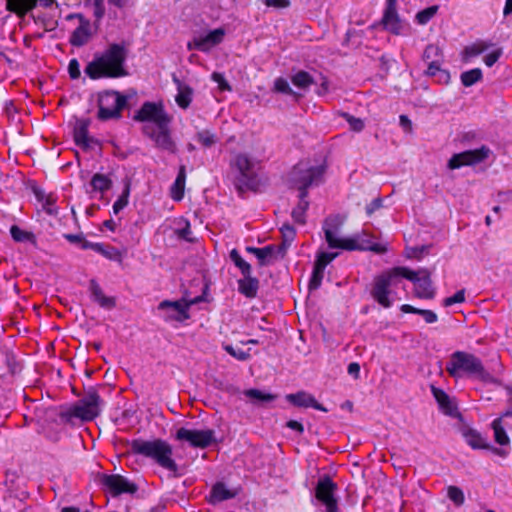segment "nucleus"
Instances as JSON below:
<instances>
[{"instance_id":"obj_2","label":"nucleus","mask_w":512,"mask_h":512,"mask_svg":"<svg viewBox=\"0 0 512 512\" xmlns=\"http://www.w3.org/2000/svg\"><path fill=\"white\" fill-rule=\"evenodd\" d=\"M416 274L404 266L393 267L376 275L371 283L370 295L373 300L383 308H390L394 302L395 288L402 278L415 279Z\"/></svg>"},{"instance_id":"obj_12","label":"nucleus","mask_w":512,"mask_h":512,"mask_svg":"<svg viewBox=\"0 0 512 512\" xmlns=\"http://www.w3.org/2000/svg\"><path fill=\"white\" fill-rule=\"evenodd\" d=\"M338 486L329 476L319 479L315 488V497L326 507V512H338V502L335 493Z\"/></svg>"},{"instance_id":"obj_38","label":"nucleus","mask_w":512,"mask_h":512,"mask_svg":"<svg viewBox=\"0 0 512 512\" xmlns=\"http://www.w3.org/2000/svg\"><path fill=\"white\" fill-rule=\"evenodd\" d=\"M490 46L491 44L485 41H477L472 45L466 46L463 51L464 58L467 59L470 57L478 56L479 54L486 51Z\"/></svg>"},{"instance_id":"obj_18","label":"nucleus","mask_w":512,"mask_h":512,"mask_svg":"<svg viewBox=\"0 0 512 512\" xmlns=\"http://www.w3.org/2000/svg\"><path fill=\"white\" fill-rule=\"evenodd\" d=\"M37 2L38 0H10L8 11L24 16L37 6ZM53 3L54 0H43L44 7H50Z\"/></svg>"},{"instance_id":"obj_24","label":"nucleus","mask_w":512,"mask_h":512,"mask_svg":"<svg viewBox=\"0 0 512 512\" xmlns=\"http://www.w3.org/2000/svg\"><path fill=\"white\" fill-rule=\"evenodd\" d=\"M259 289V280L252 277L251 274L243 275L242 279L238 280V290L247 298H255Z\"/></svg>"},{"instance_id":"obj_54","label":"nucleus","mask_w":512,"mask_h":512,"mask_svg":"<svg viewBox=\"0 0 512 512\" xmlns=\"http://www.w3.org/2000/svg\"><path fill=\"white\" fill-rule=\"evenodd\" d=\"M274 90L276 92L284 93L287 95H296V93L289 86L288 81L282 77H279L275 80Z\"/></svg>"},{"instance_id":"obj_13","label":"nucleus","mask_w":512,"mask_h":512,"mask_svg":"<svg viewBox=\"0 0 512 512\" xmlns=\"http://www.w3.org/2000/svg\"><path fill=\"white\" fill-rule=\"evenodd\" d=\"M143 133L154 141L157 148L165 150L171 154H175L177 152V146L171 137L169 124H165L162 127L145 125L143 127Z\"/></svg>"},{"instance_id":"obj_5","label":"nucleus","mask_w":512,"mask_h":512,"mask_svg":"<svg viewBox=\"0 0 512 512\" xmlns=\"http://www.w3.org/2000/svg\"><path fill=\"white\" fill-rule=\"evenodd\" d=\"M102 399L95 388L85 391L83 397L59 413L60 419L68 424L77 418L83 422L94 420L101 411Z\"/></svg>"},{"instance_id":"obj_61","label":"nucleus","mask_w":512,"mask_h":512,"mask_svg":"<svg viewBox=\"0 0 512 512\" xmlns=\"http://www.w3.org/2000/svg\"><path fill=\"white\" fill-rule=\"evenodd\" d=\"M502 55V49H496L494 50L493 52L487 54L485 57H484V63L488 66V67H491L493 66L498 60L499 58L501 57Z\"/></svg>"},{"instance_id":"obj_37","label":"nucleus","mask_w":512,"mask_h":512,"mask_svg":"<svg viewBox=\"0 0 512 512\" xmlns=\"http://www.w3.org/2000/svg\"><path fill=\"white\" fill-rule=\"evenodd\" d=\"M462 166H471L468 150L454 154L448 161V168L451 170L458 169Z\"/></svg>"},{"instance_id":"obj_56","label":"nucleus","mask_w":512,"mask_h":512,"mask_svg":"<svg viewBox=\"0 0 512 512\" xmlns=\"http://www.w3.org/2000/svg\"><path fill=\"white\" fill-rule=\"evenodd\" d=\"M465 301V290L461 289L457 291L453 296L446 297L443 300V306L449 307L457 303H463Z\"/></svg>"},{"instance_id":"obj_44","label":"nucleus","mask_w":512,"mask_h":512,"mask_svg":"<svg viewBox=\"0 0 512 512\" xmlns=\"http://www.w3.org/2000/svg\"><path fill=\"white\" fill-rule=\"evenodd\" d=\"M130 195V183L127 182L122 194L113 204V212L118 214L122 209H124L128 205V199Z\"/></svg>"},{"instance_id":"obj_32","label":"nucleus","mask_w":512,"mask_h":512,"mask_svg":"<svg viewBox=\"0 0 512 512\" xmlns=\"http://www.w3.org/2000/svg\"><path fill=\"white\" fill-rule=\"evenodd\" d=\"M491 426L494 431L495 442L501 446L509 445L510 438L508 437L504 427L502 426V417L493 420Z\"/></svg>"},{"instance_id":"obj_48","label":"nucleus","mask_w":512,"mask_h":512,"mask_svg":"<svg viewBox=\"0 0 512 512\" xmlns=\"http://www.w3.org/2000/svg\"><path fill=\"white\" fill-rule=\"evenodd\" d=\"M196 139L205 148L212 147L217 141L216 136L208 130L198 132Z\"/></svg>"},{"instance_id":"obj_50","label":"nucleus","mask_w":512,"mask_h":512,"mask_svg":"<svg viewBox=\"0 0 512 512\" xmlns=\"http://www.w3.org/2000/svg\"><path fill=\"white\" fill-rule=\"evenodd\" d=\"M448 497L457 506H461L464 503L465 497L463 491L456 486L448 487Z\"/></svg>"},{"instance_id":"obj_33","label":"nucleus","mask_w":512,"mask_h":512,"mask_svg":"<svg viewBox=\"0 0 512 512\" xmlns=\"http://www.w3.org/2000/svg\"><path fill=\"white\" fill-rule=\"evenodd\" d=\"M90 185L95 191L106 192L111 188L112 181L106 175L96 173L93 175Z\"/></svg>"},{"instance_id":"obj_41","label":"nucleus","mask_w":512,"mask_h":512,"mask_svg":"<svg viewBox=\"0 0 512 512\" xmlns=\"http://www.w3.org/2000/svg\"><path fill=\"white\" fill-rule=\"evenodd\" d=\"M212 47L213 46L210 43L209 38H207V35L194 38L192 41L187 43V49L189 51L198 50L201 52H209Z\"/></svg>"},{"instance_id":"obj_45","label":"nucleus","mask_w":512,"mask_h":512,"mask_svg":"<svg viewBox=\"0 0 512 512\" xmlns=\"http://www.w3.org/2000/svg\"><path fill=\"white\" fill-rule=\"evenodd\" d=\"M438 7L437 6H430L428 8H425L421 11H419L416 14V21L420 25L427 24L437 13Z\"/></svg>"},{"instance_id":"obj_15","label":"nucleus","mask_w":512,"mask_h":512,"mask_svg":"<svg viewBox=\"0 0 512 512\" xmlns=\"http://www.w3.org/2000/svg\"><path fill=\"white\" fill-rule=\"evenodd\" d=\"M416 274L415 279L411 280L415 284L414 294L420 299H433L436 290L433 287L431 273L427 269L413 271Z\"/></svg>"},{"instance_id":"obj_42","label":"nucleus","mask_w":512,"mask_h":512,"mask_svg":"<svg viewBox=\"0 0 512 512\" xmlns=\"http://www.w3.org/2000/svg\"><path fill=\"white\" fill-rule=\"evenodd\" d=\"M93 250L111 260L119 259L121 256L115 247L101 243H95Z\"/></svg>"},{"instance_id":"obj_16","label":"nucleus","mask_w":512,"mask_h":512,"mask_svg":"<svg viewBox=\"0 0 512 512\" xmlns=\"http://www.w3.org/2000/svg\"><path fill=\"white\" fill-rule=\"evenodd\" d=\"M234 163L241 176L246 180V187L251 188L255 179L254 163L246 154H238Z\"/></svg>"},{"instance_id":"obj_58","label":"nucleus","mask_w":512,"mask_h":512,"mask_svg":"<svg viewBox=\"0 0 512 512\" xmlns=\"http://www.w3.org/2000/svg\"><path fill=\"white\" fill-rule=\"evenodd\" d=\"M225 350L228 354H230L231 356H233L234 358H236L237 360H240V361H245V360L249 359V357H250V354L248 352L243 351L241 349H235L231 345L225 346Z\"/></svg>"},{"instance_id":"obj_64","label":"nucleus","mask_w":512,"mask_h":512,"mask_svg":"<svg viewBox=\"0 0 512 512\" xmlns=\"http://www.w3.org/2000/svg\"><path fill=\"white\" fill-rule=\"evenodd\" d=\"M265 4L268 7L286 8L290 5V1L289 0H265Z\"/></svg>"},{"instance_id":"obj_19","label":"nucleus","mask_w":512,"mask_h":512,"mask_svg":"<svg viewBox=\"0 0 512 512\" xmlns=\"http://www.w3.org/2000/svg\"><path fill=\"white\" fill-rule=\"evenodd\" d=\"M73 138L77 146L83 149H89L97 141L88 135V123L86 121H78L73 132Z\"/></svg>"},{"instance_id":"obj_25","label":"nucleus","mask_w":512,"mask_h":512,"mask_svg":"<svg viewBox=\"0 0 512 512\" xmlns=\"http://www.w3.org/2000/svg\"><path fill=\"white\" fill-rule=\"evenodd\" d=\"M299 202L293 208L291 216L295 223L304 225L306 223V211L309 208V201L307 200L308 192L299 193Z\"/></svg>"},{"instance_id":"obj_55","label":"nucleus","mask_w":512,"mask_h":512,"mask_svg":"<svg viewBox=\"0 0 512 512\" xmlns=\"http://www.w3.org/2000/svg\"><path fill=\"white\" fill-rule=\"evenodd\" d=\"M244 394L251 399H255V400H259V401H272L275 398L274 395L263 393L258 389L246 390L244 392Z\"/></svg>"},{"instance_id":"obj_9","label":"nucleus","mask_w":512,"mask_h":512,"mask_svg":"<svg viewBox=\"0 0 512 512\" xmlns=\"http://www.w3.org/2000/svg\"><path fill=\"white\" fill-rule=\"evenodd\" d=\"M175 440L180 443H188L190 447L198 449H206L216 443L214 430H193L185 427L177 429Z\"/></svg>"},{"instance_id":"obj_40","label":"nucleus","mask_w":512,"mask_h":512,"mask_svg":"<svg viewBox=\"0 0 512 512\" xmlns=\"http://www.w3.org/2000/svg\"><path fill=\"white\" fill-rule=\"evenodd\" d=\"M431 392L439 404V406L445 411L451 410V401L449 395L442 389L437 388L435 386H431Z\"/></svg>"},{"instance_id":"obj_14","label":"nucleus","mask_w":512,"mask_h":512,"mask_svg":"<svg viewBox=\"0 0 512 512\" xmlns=\"http://www.w3.org/2000/svg\"><path fill=\"white\" fill-rule=\"evenodd\" d=\"M191 302L185 300L169 301L164 300L159 303L158 310L165 312V321L182 322L189 318V307Z\"/></svg>"},{"instance_id":"obj_28","label":"nucleus","mask_w":512,"mask_h":512,"mask_svg":"<svg viewBox=\"0 0 512 512\" xmlns=\"http://www.w3.org/2000/svg\"><path fill=\"white\" fill-rule=\"evenodd\" d=\"M91 294L94 300L104 308L111 309L115 306L114 298L107 297L104 295L101 287L96 283V281L92 280L90 282Z\"/></svg>"},{"instance_id":"obj_59","label":"nucleus","mask_w":512,"mask_h":512,"mask_svg":"<svg viewBox=\"0 0 512 512\" xmlns=\"http://www.w3.org/2000/svg\"><path fill=\"white\" fill-rule=\"evenodd\" d=\"M211 78L214 82L218 84V87L221 91H231V86L221 73L214 72L212 73Z\"/></svg>"},{"instance_id":"obj_21","label":"nucleus","mask_w":512,"mask_h":512,"mask_svg":"<svg viewBox=\"0 0 512 512\" xmlns=\"http://www.w3.org/2000/svg\"><path fill=\"white\" fill-rule=\"evenodd\" d=\"M173 82L177 86V95L175 96V101L177 105L182 109H187L193 99V88L189 85L183 83L177 77H173Z\"/></svg>"},{"instance_id":"obj_36","label":"nucleus","mask_w":512,"mask_h":512,"mask_svg":"<svg viewBox=\"0 0 512 512\" xmlns=\"http://www.w3.org/2000/svg\"><path fill=\"white\" fill-rule=\"evenodd\" d=\"M471 165L479 164L484 162L492 154L491 149L488 146H481L478 149L468 150Z\"/></svg>"},{"instance_id":"obj_35","label":"nucleus","mask_w":512,"mask_h":512,"mask_svg":"<svg viewBox=\"0 0 512 512\" xmlns=\"http://www.w3.org/2000/svg\"><path fill=\"white\" fill-rule=\"evenodd\" d=\"M483 74L480 68H474L461 74V83L465 87H470L482 80Z\"/></svg>"},{"instance_id":"obj_4","label":"nucleus","mask_w":512,"mask_h":512,"mask_svg":"<svg viewBox=\"0 0 512 512\" xmlns=\"http://www.w3.org/2000/svg\"><path fill=\"white\" fill-rule=\"evenodd\" d=\"M446 372L454 379L475 377L483 382L491 380V375L485 369L482 361L472 353L455 351L446 363Z\"/></svg>"},{"instance_id":"obj_39","label":"nucleus","mask_w":512,"mask_h":512,"mask_svg":"<svg viewBox=\"0 0 512 512\" xmlns=\"http://www.w3.org/2000/svg\"><path fill=\"white\" fill-rule=\"evenodd\" d=\"M10 233L14 241L16 242H35V235L32 232L22 230L17 225H12Z\"/></svg>"},{"instance_id":"obj_10","label":"nucleus","mask_w":512,"mask_h":512,"mask_svg":"<svg viewBox=\"0 0 512 512\" xmlns=\"http://www.w3.org/2000/svg\"><path fill=\"white\" fill-rule=\"evenodd\" d=\"M133 119L137 122H152L155 124L154 127H162L171 122V118L165 112L162 103L149 101L142 104Z\"/></svg>"},{"instance_id":"obj_30","label":"nucleus","mask_w":512,"mask_h":512,"mask_svg":"<svg viewBox=\"0 0 512 512\" xmlns=\"http://www.w3.org/2000/svg\"><path fill=\"white\" fill-rule=\"evenodd\" d=\"M400 310L403 313H411V314H418L423 317L426 323H435L438 320V317L435 312L432 310H425V309H418L412 305L409 304H403L400 307Z\"/></svg>"},{"instance_id":"obj_57","label":"nucleus","mask_w":512,"mask_h":512,"mask_svg":"<svg viewBox=\"0 0 512 512\" xmlns=\"http://www.w3.org/2000/svg\"><path fill=\"white\" fill-rule=\"evenodd\" d=\"M224 36L225 30L223 28H217L207 34V38H209L213 47L219 45L224 40Z\"/></svg>"},{"instance_id":"obj_29","label":"nucleus","mask_w":512,"mask_h":512,"mask_svg":"<svg viewBox=\"0 0 512 512\" xmlns=\"http://www.w3.org/2000/svg\"><path fill=\"white\" fill-rule=\"evenodd\" d=\"M185 180L186 169L184 165H181L176 180L174 182L172 191V198L176 201H180L184 196Z\"/></svg>"},{"instance_id":"obj_46","label":"nucleus","mask_w":512,"mask_h":512,"mask_svg":"<svg viewBox=\"0 0 512 512\" xmlns=\"http://www.w3.org/2000/svg\"><path fill=\"white\" fill-rule=\"evenodd\" d=\"M36 196L39 200L43 201V207L47 211L48 214H56L57 210L55 208L56 197L53 194L42 195L40 192H36Z\"/></svg>"},{"instance_id":"obj_27","label":"nucleus","mask_w":512,"mask_h":512,"mask_svg":"<svg viewBox=\"0 0 512 512\" xmlns=\"http://www.w3.org/2000/svg\"><path fill=\"white\" fill-rule=\"evenodd\" d=\"M463 437L467 444L473 449H490V445L475 429L467 428L463 430Z\"/></svg>"},{"instance_id":"obj_62","label":"nucleus","mask_w":512,"mask_h":512,"mask_svg":"<svg viewBox=\"0 0 512 512\" xmlns=\"http://www.w3.org/2000/svg\"><path fill=\"white\" fill-rule=\"evenodd\" d=\"M105 14V7L102 0H95L94 2V16L97 20L102 19Z\"/></svg>"},{"instance_id":"obj_7","label":"nucleus","mask_w":512,"mask_h":512,"mask_svg":"<svg viewBox=\"0 0 512 512\" xmlns=\"http://www.w3.org/2000/svg\"><path fill=\"white\" fill-rule=\"evenodd\" d=\"M343 219L339 215L328 216L323 223V231L325 234V240L330 248H339L348 251L364 250L366 249L363 245L359 244L354 238L340 239L336 237Z\"/></svg>"},{"instance_id":"obj_22","label":"nucleus","mask_w":512,"mask_h":512,"mask_svg":"<svg viewBox=\"0 0 512 512\" xmlns=\"http://www.w3.org/2000/svg\"><path fill=\"white\" fill-rule=\"evenodd\" d=\"M382 24L384 28L389 30L391 33L395 35L402 34L403 25L397 13V8L385 7L384 14L382 17Z\"/></svg>"},{"instance_id":"obj_3","label":"nucleus","mask_w":512,"mask_h":512,"mask_svg":"<svg viewBox=\"0 0 512 512\" xmlns=\"http://www.w3.org/2000/svg\"><path fill=\"white\" fill-rule=\"evenodd\" d=\"M130 450L133 454L152 459L157 465L170 472L176 473L178 470V466L172 458V446L163 439H134L130 443Z\"/></svg>"},{"instance_id":"obj_31","label":"nucleus","mask_w":512,"mask_h":512,"mask_svg":"<svg viewBox=\"0 0 512 512\" xmlns=\"http://www.w3.org/2000/svg\"><path fill=\"white\" fill-rule=\"evenodd\" d=\"M281 234L283 238V242L281 245L277 246V252L284 256L287 247L291 244V242L294 240L296 231L290 224H284L281 229Z\"/></svg>"},{"instance_id":"obj_11","label":"nucleus","mask_w":512,"mask_h":512,"mask_svg":"<svg viewBox=\"0 0 512 512\" xmlns=\"http://www.w3.org/2000/svg\"><path fill=\"white\" fill-rule=\"evenodd\" d=\"M98 478L104 490L114 497L125 493L134 494L138 490L136 484L120 474H100Z\"/></svg>"},{"instance_id":"obj_47","label":"nucleus","mask_w":512,"mask_h":512,"mask_svg":"<svg viewBox=\"0 0 512 512\" xmlns=\"http://www.w3.org/2000/svg\"><path fill=\"white\" fill-rule=\"evenodd\" d=\"M340 115L342 118H344L348 122L350 129L352 131L361 132L364 129L365 124L362 119L357 118L347 112H341Z\"/></svg>"},{"instance_id":"obj_20","label":"nucleus","mask_w":512,"mask_h":512,"mask_svg":"<svg viewBox=\"0 0 512 512\" xmlns=\"http://www.w3.org/2000/svg\"><path fill=\"white\" fill-rule=\"evenodd\" d=\"M90 37V22L80 16V25L71 34L69 42L72 46L81 47L89 41Z\"/></svg>"},{"instance_id":"obj_53","label":"nucleus","mask_w":512,"mask_h":512,"mask_svg":"<svg viewBox=\"0 0 512 512\" xmlns=\"http://www.w3.org/2000/svg\"><path fill=\"white\" fill-rule=\"evenodd\" d=\"M337 256L336 253H327L321 252L317 255L314 266L319 267L321 269L326 268V266Z\"/></svg>"},{"instance_id":"obj_17","label":"nucleus","mask_w":512,"mask_h":512,"mask_svg":"<svg viewBox=\"0 0 512 512\" xmlns=\"http://www.w3.org/2000/svg\"><path fill=\"white\" fill-rule=\"evenodd\" d=\"M286 399L289 403L297 407H313L319 411H326V409L317 402V400L309 393L304 391L297 392L295 394H288Z\"/></svg>"},{"instance_id":"obj_6","label":"nucleus","mask_w":512,"mask_h":512,"mask_svg":"<svg viewBox=\"0 0 512 512\" xmlns=\"http://www.w3.org/2000/svg\"><path fill=\"white\" fill-rule=\"evenodd\" d=\"M325 167L312 166L308 162L297 163L289 173V183L299 193L308 192L312 186H318L323 181Z\"/></svg>"},{"instance_id":"obj_60","label":"nucleus","mask_w":512,"mask_h":512,"mask_svg":"<svg viewBox=\"0 0 512 512\" xmlns=\"http://www.w3.org/2000/svg\"><path fill=\"white\" fill-rule=\"evenodd\" d=\"M68 73L71 79H78L80 77V64L77 59L74 58L69 61Z\"/></svg>"},{"instance_id":"obj_51","label":"nucleus","mask_w":512,"mask_h":512,"mask_svg":"<svg viewBox=\"0 0 512 512\" xmlns=\"http://www.w3.org/2000/svg\"><path fill=\"white\" fill-rule=\"evenodd\" d=\"M426 74L430 77L435 78L438 83L447 84L450 80V74L447 70L441 68V65H438L437 71H433L431 73L430 69H427Z\"/></svg>"},{"instance_id":"obj_49","label":"nucleus","mask_w":512,"mask_h":512,"mask_svg":"<svg viewBox=\"0 0 512 512\" xmlns=\"http://www.w3.org/2000/svg\"><path fill=\"white\" fill-rule=\"evenodd\" d=\"M324 269L314 266L311 279L309 281V290H316L320 287L324 277Z\"/></svg>"},{"instance_id":"obj_1","label":"nucleus","mask_w":512,"mask_h":512,"mask_svg":"<svg viewBox=\"0 0 512 512\" xmlns=\"http://www.w3.org/2000/svg\"><path fill=\"white\" fill-rule=\"evenodd\" d=\"M129 44L111 43L107 48L88 63L86 75L93 80L101 78H121L128 75L125 63L129 53Z\"/></svg>"},{"instance_id":"obj_26","label":"nucleus","mask_w":512,"mask_h":512,"mask_svg":"<svg viewBox=\"0 0 512 512\" xmlns=\"http://www.w3.org/2000/svg\"><path fill=\"white\" fill-rule=\"evenodd\" d=\"M237 492L232 491L226 488L225 484L222 482H217L215 485H213L211 492H210V502L211 503H218L225 500L232 499L236 497Z\"/></svg>"},{"instance_id":"obj_8","label":"nucleus","mask_w":512,"mask_h":512,"mask_svg":"<svg viewBox=\"0 0 512 512\" xmlns=\"http://www.w3.org/2000/svg\"><path fill=\"white\" fill-rule=\"evenodd\" d=\"M127 105V98L117 91H104L98 98V118L103 121L118 119Z\"/></svg>"},{"instance_id":"obj_52","label":"nucleus","mask_w":512,"mask_h":512,"mask_svg":"<svg viewBox=\"0 0 512 512\" xmlns=\"http://www.w3.org/2000/svg\"><path fill=\"white\" fill-rule=\"evenodd\" d=\"M275 253L279 254L277 252V246L274 245H268L263 248H259V255L257 259L259 260L260 265H264L265 261L268 258H272L275 255Z\"/></svg>"},{"instance_id":"obj_23","label":"nucleus","mask_w":512,"mask_h":512,"mask_svg":"<svg viewBox=\"0 0 512 512\" xmlns=\"http://www.w3.org/2000/svg\"><path fill=\"white\" fill-rule=\"evenodd\" d=\"M423 60L428 64L431 73L437 71L438 65L442 64L443 54L438 45L429 44L423 53Z\"/></svg>"},{"instance_id":"obj_43","label":"nucleus","mask_w":512,"mask_h":512,"mask_svg":"<svg viewBox=\"0 0 512 512\" xmlns=\"http://www.w3.org/2000/svg\"><path fill=\"white\" fill-rule=\"evenodd\" d=\"M230 259L233 261L236 267L241 270L243 275L251 274V266L247 263L239 254L236 249L230 252Z\"/></svg>"},{"instance_id":"obj_63","label":"nucleus","mask_w":512,"mask_h":512,"mask_svg":"<svg viewBox=\"0 0 512 512\" xmlns=\"http://www.w3.org/2000/svg\"><path fill=\"white\" fill-rule=\"evenodd\" d=\"M382 206V199L376 198L374 199L370 204L366 207V213L367 215H372L376 210H378Z\"/></svg>"},{"instance_id":"obj_34","label":"nucleus","mask_w":512,"mask_h":512,"mask_svg":"<svg viewBox=\"0 0 512 512\" xmlns=\"http://www.w3.org/2000/svg\"><path fill=\"white\" fill-rule=\"evenodd\" d=\"M293 85L300 89H307L314 84L313 77L306 71L300 70L291 77Z\"/></svg>"}]
</instances>
